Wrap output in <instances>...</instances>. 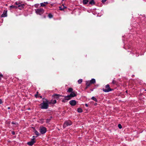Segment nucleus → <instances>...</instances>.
Wrapping results in <instances>:
<instances>
[{
    "label": "nucleus",
    "instance_id": "nucleus-1",
    "mask_svg": "<svg viewBox=\"0 0 146 146\" xmlns=\"http://www.w3.org/2000/svg\"><path fill=\"white\" fill-rule=\"evenodd\" d=\"M42 100L43 102L40 104V108L41 109H47L48 107V104H51V102L44 98H42Z\"/></svg>",
    "mask_w": 146,
    "mask_h": 146
},
{
    "label": "nucleus",
    "instance_id": "nucleus-2",
    "mask_svg": "<svg viewBox=\"0 0 146 146\" xmlns=\"http://www.w3.org/2000/svg\"><path fill=\"white\" fill-rule=\"evenodd\" d=\"M76 96V95L73 92H71L69 95H68L67 96H64V98L62 99V101L63 102L65 103L66 102V100H68L71 99V98L74 97Z\"/></svg>",
    "mask_w": 146,
    "mask_h": 146
},
{
    "label": "nucleus",
    "instance_id": "nucleus-3",
    "mask_svg": "<svg viewBox=\"0 0 146 146\" xmlns=\"http://www.w3.org/2000/svg\"><path fill=\"white\" fill-rule=\"evenodd\" d=\"M105 88V89L104 88L102 89V90L105 92H109L113 90V89H111L110 88V85L109 84L106 85Z\"/></svg>",
    "mask_w": 146,
    "mask_h": 146
},
{
    "label": "nucleus",
    "instance_id": "nucleus-4",
    "mask_svg": "<svg viewBox=\"0 0 146 146\" xmlns=\"http://www.w3.org/2000/svg\"><path fill=\"white\" fill-rule=\"evenodd\" d=\"M96 83V80L94 78L92 79L90 81H86V85H88V86H90L91 84H94Z\"/></svg>",
    "mask_w": 146,
    "mask_h": 146
},
{
    "label": "nucleus",
    "instance_id": "nucleus-5",
    "mask_svg": "<svg viewBox=\"0 0 146 146\" xmlns=\"http://www.w3.org/2000/svg\"><path fill=\"white\" fill-rule=\"evenodd\" d=\"M35 11L36 14L40 15L42 14L44 12V10L42 8H40L35 9Z\"/></svg>",
    "mask_w": 146,
    "mask_h": 146
},
{
    "label": "nucleus",
    "instance_id": "nucleus-6",
    "mask_svg": "<svg viewBox=\"0 0 146 146\" xmlns=\"http://www.w3.org/2000/svg\"><path fill=\"white\" fill-rule=\"evenodd\" d=\"M39 130L40 133L42 134H44L46 132V129L45 127L40 126L39 128Z\"/></svg>",
    "mask_w": 146,
    "mask_h": 146
},
{
    "label": "nucleus",
    "instance_id": "nucleus-7",
    "mask_svg": "<svg viewBox=\"0 0 146 146\" xmlns=\"http://www.w3.org/2000/svg\"><path fill=\"white\" fill-rule=\"evenodd\" d=\"M72 124V123L70 120H68L65 121L63 125V127L64 128H65L66 127L70 126Z\"/></svg>",
    "mask_w": 146,
    "mask_h": 146
},
{
    "label": "nucleus",
    "instance_id": "nucleus-8",
    "mask_svg": "<svg viewBox=\"0 0 146 146\" xmlns=\"http://www.w3.org/2000/svg\"><path fill=\"white\" fill-rule=\"evenodd\" d=\"M69 104L71 106H74L76 104V102L75 100H72L70 101Z\"/></svg>",
    "mask_w": 146,
    "mask_h": 146
},
{
    "label": "nucleus",
    "instance_id": "nucleus-9",
    "mask_svg": "<svg viewBox=\"0 0 146 146\" xmlns=\"http://www.w3.org/2000/svg\"><path fill=\"white\" fill-rule=\"evenodd\" d=\"M52 96H53V97H54V98L58 100V98L60 97V96L64 97V96H61L59 94H55L53 95Z\"/></svg>",
    "mask_w": 146,
    "mask_h": 146
},
{
    "label": "nucleus",
    "instance_id": "nucleus-10",
    "mask_svg": "<svg viewBox=\"0 0 146 146\" xmlns=\"http://www.w3.org/2000/svg\"><path fill=\"white\" fill-rule=\"evenodd\" d=\"M25 5L24 4H21L20 3H19L17 4V8H19V9H21L22 8L24 7Z\"/></svg>",
    "mask_w": 146,
    "mask_h": 146
},
{
    "label": "nucleus",
    "instance_id": "nucleus-11",
    "mask_svg": "<svg viewBox=\"0 0 146 146\" xmlns=\"http://www.w3.org/2000/svg\"><path fill=\"white\" fill-rule=\"evenodd\" d=\"M7 11L4 10L3 11V13L1 16L2 17H5L7 16Z\"/></svg>",
    "mask_w": 146,
    "mask_h": 146
},
{
    "label": "nucleus",
    "instance_id": "nucleus-12",
    "mask_svg": "<svg viewBox=\"0 0 146 146\" xmlns=\"http://www.w3.org/2000/svg\"><path fill=\"white\" fill-rule=\"evenodd\" d=\"M34 132L36 135V136L35 137H37V136L40 135V134L35 129L34 130Z\"/></svg>",
    "mask_w": 146,
    "mask_h": 146
},
{
    "label": "nucleus",
    "instance_id": "nucleus-13",
    "mask_svg": "<svg viewBox=\"0 0 146 146\" xmlns=\"http://www.w3.org/2000/svg\"><path fill=\"white\" fill-rule=\"evenodd\" d=\"M66 8V7L64 6V5H63L62 7L61 6V7H59V9L60 10H62V11L64 10V9H65V8Z\"/></svg>",
    "mask_w": 146,
    "mask_h": 146
},
{
    "label": "nucleus",
    "instance_id": "nucleus-14",
    "mask_svg": "<svg viewBox=\"0 0 146 146\" xmlns=\"http://www.w3.org/2000/svg\"><path fill=\"white\" fill-rule=\"evenodd\" d=\"M89 4L92 5H94L95 4V3L94 0H91L89 2Z\"/></svg>",
    "mask_w": 146,
    "mask_h": 146
},
{
    "label": "nucleus",
    "instance_id": "nucleus-15",
    "mask_svg": "<svg viewBox=\"0 0 146 146\" xmlns=\"http://www.w3.org/2000/svg\"><path fill=\"white\" fill-rule=\"evenodd\" d=\"M27 144L28 145L30 146H32L34 144V142H32L30 141L28 142Z\"/></svg>",
    "mask_w": 146,
    "mask_h": 146
},
{
    "label": "nucleus",
    "instance_id": "nucleus-16",
    "mask_svg": "<svg viewBox=\"0 0 146 146\" xmlns=\"http://www.w3.org/2000/svg\"><path fill=\"white\" fill-rule=\"evenodd\" d=\"M77 111L79 113H82V109L80 108H78L77 109Z\"/></svg>",
    "mask_w": 146,
    "mask_h": 146
},
{
    "label": "nucleus",
    "instance_id": "nucleus-17",
    "mask_svg": "<svg viewBox=\"0 0 146 146\" xmlns=\"http://www.w3.org/2000/svg\"><path fill=\"white\" fill-rule=\"evenodd\" d=\"M73 89L72 88H68L67 92H73Z\"/></svg>",
    "mask_w": 146,
    "mask_h": 146
},
{
    "label": "nucleus",
    "instance_id": "nucleus-18",
    "mask_svg": "<svg viewBox=\"0 0 146 146\" xmlns=\"http://www.w3.org/2000/svg\"><path fill=\"white\" fill-rule=\"evenodd\" d=\"M112 83L114 85H117V82L114 80H113Z\"/></svg>",
    "mask_w": 146,
    "mask_h": 146
},
{
    "label": "nucleus",
    "instance_id": "nucleus-19",
    "mask_svg": "<svg viewBox=\"0 0 146 146\" xmlns=\"http://www.w3.org/2000/svg\"><path fill=\"white\" fill-rule=\"evenodd\" d=\"M91 99L93 100L96 102H98V100L94 96H93L91 98Z\"/></svg>",
    "mask_w": 146,
    "mask_h": 146
},
{
    "label": "nucleus",
    "instance_id": "nucleus-20",
    "mask_svg": "<svg viewBox=\"0 0 146 146\" xmlns=\"http://www.w3.org/2000/svg\"><path fill=\"white\" fill-rule=\"evenodd\" d=\"M88 0H83V3L84 4H86L88 3Z\"/></svg>",
    "mask_w": 146,
    "mask_h": 146
},
{
    "label": "nucleus",
    "instance_id": "nucleus-21",
    "mask_svg": "<svg viewBox=\"0 0 146 146\" xmlns=\"http://www.w3.org/2000/svg\"><path fill=\"white\" fill-rule=\"evenodd\" d=\"M36 139L35 138H33V139H31V141H31L32 142H34V143H35V141Z\"/></svg>",
    "mask_w": 146,
    "mask_h": 146
},
{
    "label": "nucleus",
    "instance_id": "nucleus-22",
    "mask_svg": "<svg viewBox=\"0 0 146 146\" xmlns=\"http://www.w3.org/2000/svg\"><path fill=\"white\" fill-rule=\"evenodd\" d=\"M50 102H51V104H54L56 103V100H54L52 101V100H51V101H50Z\"/></svg>",
    "mask_w": 146,
    "mask_h": 146
},
{
    "label": "nucleus",
    "instance_id": "nucleus-23",
    "mask_svg": "<svg viewBox=\"0 0 146 146\" xmlns=\"http://www.w3.org/2000/svg\"><path fill=\"white\" fill-rule=\"evenodd\" d=\"M48 17L50 18H51L53 17V16L51 13H49L48 15Z\"/></svg>",
    "mask_w": 146,
    "mask_h": 146
},
{
    "label": "nucleus",
    "instance_id": "nucleus-24",
    "mask_svg": "<svg viewBox=\"0 0 146 146\" xmlns=\"http://www.w3.org/2000/svg\"><path fill=\"white\" fill-rule=\"evenodd\" d=\"M82 79H80L78 80V84H81L82 82Z\"/></svg>",
    "mask_w": 146,
    "mask_h": 146
},
{
    "label": "nucleus",
    "instance_id": "nucleus-25",
    "mask_svg": "<svg viewBox=\"0 0 146 146\" xmlns=\"http://www.w3.org/2000/svg\"><path fill=\"white\" fill-rule=\"evenodd\" d=\"M44 119H42V118L40 120V122L41 123H42L44 122Z\"/></svg>",
    "mask_w": 146,
    "mask_h": 146
},
{
    "label": "nucleus",
    "instance_id": "nucleus-26",
    "mask_svg": "<svg viewBox=\"0 0 146 146\" xmlns=\"http://www.w3.org/2000/svg\"><path fill=\"white\" fill-rule=\"evenodd\" d=\"M10 8H17V6H14L13 5H12L10 6Z\"/></svg>",
    "mask_w": 146,
    "mask_h": 146
},
{
    "label": "nucleus",
    "instance_id": "nucleus-27",
    "mask_svg": "<svg viewBox=\"0 0 146 146\" xmlns=\"http://www.w3.org/2000/svg\"><path fill=\"white\" fill-rule=\"evenodd\" d=\"M40 5L42 7H45L46 6V5L44 4V3H40Z\"/></svg>",
    "mask_w": 146,
    "mask_h": 146
},
{
    "label": "nucleus",
    "instance_id": "nucleus-28",
    "mask_svg": "<svg viewBox=\"0 0 146 146\" xmlns=\"http://www.w3.org/2000/svg\"><path fill=\"white\" fill-rule=\"evenodd\" d=\"M51 120V119H47L46 120V123H48L49 122H50V121Z\"/></svg>",
    "mask_w": 146,
    "mask_h": 146
},
{
    "label": "nucleus",
    "instance_id": "nucleus-29",
    "mask_svg": "<svg viewBox=\"0 0 146 146\" xmlns=\"http://www.w3.org/2000/svg\"><path fill=\"white\" fill-rule=\"evenodd\" d=\"M118 127L120 129L122 128L121 125V124H119L118 125Z\"/></svg>",
    "mask_w": 146,
    "mask_h": 146
},
{
    "label": "nucleus",
    "instance_id": "nucleus-30",
    "mask_svg": "<svg viewBox=\"0 0 146 146\" xmlns=\"http://www.w3.org/2000/svg\"><path fill=\"white\" fill-rule=\"evenodd\" d=\"M35 96L36 98L39 97V96H38V95L37 94H35Z\"/></svg>",
    "mask_w": 146,
    "mask_h": 146
},
{
    "label": "nucleus",
    "instance_id": "nucleus-31",
    "mask_svg": "<svg viewBox=\"0 0 146 146\" xmlns=\"http://www.w3.org/2000/svg\"><path fill=\"white\" fill-rule=\"evenodd\" d=\"M11 133L13 135H14L15 134V132L13 131H12Z\"/></svg>",
    "mask_w": 146,
    "mask_h": 146
},
{
    "label": "nucleus",
    "instance_id": "nucleus-32",
    "mask_svg": "<svg viewBox=\"0 0 146 146\" xmlns=\"http://www.w3.org/2000/svg\"><path fill=\"white\" fill-rule=\"evenodd\" d=\"M107 0H102V2L103 3H104Z\"/></svg>",
    "mask_w": 146,
    "mask_h": 146
},
{
    "label": "nucleus",
    "instance_id": "nucleus-33",
    "mask_svg": "<svg viewBox=\"0 0 146 146\" xmlns=\"http://www.w3.org/2000/svg\"><path fill=\"white\" fill-rule=\"evenodd\" d=\"M3 103V102L2 100L0 99V104H1Z\"/></svg>",
    "mask_w": 146,
    "mask_h": 146
},
{
    "label": "nucleus",
    "instance_id": "nucleus-34",
    "mask_svg": "<svg viewBox=\"0 0 146 146\" xmlns=\"http://www.w3.org/2000/svg\"><path fill=\"white\" fill-rule=\"evenodd\" d=\"M11 123H12V124H16V123H14L13 121H12V122H11Z\"/></svg>",
    "mask_w": 146,
    "mask_h": 146
},
{
    "label": "nucleus",
    "instance_id": "nucleus-35",
    "mask_svg": "<svg viewBox=\"0 0 146 146\" xmlns=\"http://www.w3.org/2000/svg\"><path fill=\"white\" fill-rule=\"evenodd\" d=\"M3 76H0V81L1 80V78H3Z\"/></svg>",
    "mask_w": 146,
    "mask_h": 146
},
{
    "label": "nucleus",
    "instance_id": "nucleus-36",
    "mask_svg": "<svg viewBox=\"0 0 146 146\" xmlns=\"http://www.w3.org/2000/svg\"><path fill=\"white\" fill-rule=\"evenodd\" d=\"M89 86H88V85H86V86L85 88V89H86L88 88V87H89Z\"/></svg>",
    "mask_w": 146,
    "mask_h": 146
},
{
    "label": "nucleus",
    "instance_id": "nucleus-37",
    "mask_svg": "<svg viewBox=\"0 0 146 146\" xmlns=\"http://www.w3.org/2000/svg\"><path fill=\"white\" fill-rule=\"evenodd\" d=\"M85 106H86V107H88V104H85Z\"/></svg>",
    "mask_w": 146,
    "mask_h": 146
},
{
    "label": "nucleus",
    "instance_id": "nucleus-38",
    "mask_svg": "<svg viewBox=\"0 0 146 146\" xmlns=\"http://www.w3.org/2000/svg\"><path fill=\"white\" fill-rule=\"evenodd\" d=\"M15 4L17 5V4H18H18L17 3V2H16L15 3Z\"/></svg>",
    "mask_w": 146,
    "mask_h": 146
},
{
    "label": "nucleus",
    "instance_id": "nucleus-39",
    "mask_svg": "<svg viewBox=\"0 0 146 146\" xmlns=\"http://www.w3.org/2000/svg\"><path fill=\"white\" fill-rule=\"evenodd\" d=\"M0 76H3V75L1 74H0Z\"/></svg>",
    "mask_w": 146,
    "mask_h": 146
},
{
    "label": "nucleus",
    "instance_id": "nucleus-40",
    "mask_svg": "<svg viewBox=\"0 0 146 146\" xmlns=\"http://www.w3.org/2000/svg\"><path fill=\"white\" fill-rule=\"evenodd\" d=\"M39 97H40L41 98H42V96H39Z\"/></svg>",
    "mask_w": 146,
    "mask_h": 146
},
{
    "label": "nucleus",
    "instance_id": "nucleus-41",
    "mask_svg": "<svg viewBox=\"0 0 146 146\" xmlns=\"http://www.w3.org/2000/svg\"><path fill=\"white\" fill-rule=\"evenodd\" d=\"M44 3H46V4H48V3L47 2H44Z\"/></svg>",
    "mask_w": 146,
    "mask_h": 146
},
{
    "label": "nucleus",
    "instance_id": "nucleus-42",
    "mask_svg": "<svg viewBox=\"0 0 146 146\" xmlns=\"http://www.w3.org/2000/svg\"><path fill=\"white\" fill-rule=\"evenodd\" d=\"M36 93V94H37L38 95V92H37Z\"/></svg>",
    "mask_w": 146,
    "mask_h": 146
},
{
    "label": "nucleus",
    "instance_id": "nucleus-43",
    "mask_svg": "<svg viewBox=\"0 0 146 146\" xmlns=\"http://www.w3.org/2000/svg\"><path fill=\"white\" fill-rule=\"evenodd\" d=\"M10 109V107H8V109Z\"/></svg>",
    "mask_w": 146,
    "mask_h": 146
},
{
    "label": "nucleus",
    "instance_id": "nucleus-44",
    "mask_svg": "<svg viewBox=\"0 0 146 146\" xmlns=\"http://www.w3.org/2000/svg\"><path fill=\"white\" fill-rule=\"evenodd\" d=\"M127 93V92H128V91L127 90H126V91H125Z\"/></svg>",
    "mask_w": 146,
    "mask_h": 146
},
{
    "label": "nucleus",
    "instance_id": "nucleus-45",
    "mask_svg": "<svg viewBox=\"0 0 146 146\" xmlns=\"http://www.w3.org/2000/svg\"><path fill=\"white\" fill-rule=\"evenodd\" d=\"M35 137V136H33V138H35L34 137Z\"/></svg>",
    "mask_w": 146,
    "mask_h": 146
},
{
    "label": "nucleus",
    "instance_id": "nucleus-46",
    "mask_svg": "<svg viewBox=\"0 0 146 146\" xmlns=\"http://www.w3.org/2000/svg\"><path fill=\"white\" fill-rule=\"evenodd\" d=\"M91 90L92 91L93 90Z\"/></svg>",
    "mask_w": 146,
    "mask_h": 146
},
{
    "label": "nucleus",
    "instance_id": "nucleus-47",
    "mask_svg": "<svg viewBox=\"0 0 146 146\" xmlns=\"http://www.w3.org/2000/svg\"><path fill=\"white\" fill-rule=\"evenodd\" d=\"M45 17H45V16H44V18H45Z\"/></svg>",
    "mask_w": 146,
    "mask_h": 146
}]
</instances>
